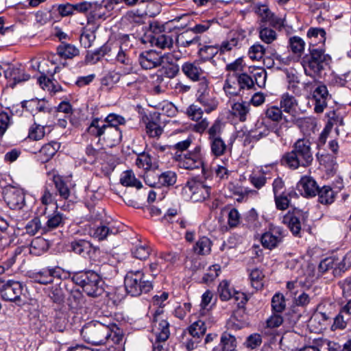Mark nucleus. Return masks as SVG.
<instances>
[{
  "mask_svg": "<svg viewBox=\"0 0 351 351\" xmlns=\"http://www.w3.org/2000/svg\"><path fill=\"white\" fill-rule=\"evenodd\" d=\"M337 265L335 258L332 257L326 258L320 262L318 266V271L323 274L330 269H333V274H335V268Z\"/></svg>",
  "mask_w": 351,
  "mask_h": 351,
  "instance_id": "nucleus-60",
  "label": "nucleus"
},
{
  "mask_svg": "<svg viewBox=\"0 0 351 351\" xmlns=\"http://www.w3.org/2000/svg\"><path fill=\"white\" fill-rule=\"evenodd\" d=\"M313 160L311 142L306 138H300L293 145L292 150L282 156L280 162L282 165L295 170L300 167H309Z\"/></svg>",
  "mask_w": 351,
  "mask_h": 351,
  "instance_id": "nucleus-2",
  "label": "nucleus"
},
{
  "mask_svg": "<svg viewBox=\"0 0 351 351\" xmlns=\"http://www.w3.org/2000/svg\"><path fill=\"white\" fill-rule=\"evenodd\" d=\"M53 182L55 185L57 194L60 195L62 199L67 200L71 195V190L63 178L58 175L53 177Z\"/></svg>",
  "mask_w": 351,
  "mask_h": 351,
  "instance_id": "nucleus-28",
  "label": "nucleus"
},
{
  "mask_svg": "<svg viewBox=\"0 0 351 351\" xmlns=\"http://www.w3.org/2000/svg\"><path fill=\"white\" fill-rule=\"evenodd\" d=\"M45 136V128L43 125L34 123L29 130L28 137L34 141H38Z\"/></svg>",
  "mask_w": 351,
  "mask_h": 351,
  "instance_id": "nucleus-62",
  "label": "nucleus"
},
{
  "mask_svg": "<svg viewBox=\"0 0 351 351\" xmlns=\"http://www.w3.org/2000/svg\"><path fill=\"white\" fill-rule=\"evenodd\" d=\"M245 320V309L244 306H237V309L233 311L232 315L228 321V324L231 327H233V326L235 325V328H238L242 326Z\"/></svg>",
  "mask_w": 351,
  "mask_h": 351,
  "instance_id": "nucleus-36",
  "label": "nucleus"
},
{
  "mask_svg": "<svg viewBox=\"0 0 351 351\" xmlns=\"http://www.w3.org/2000/svg\"><path fill=\"white\" fill-rule=\"evenodd\" d=\"M140 64L144 69H152L154 68V58L152 51H147L142 53L139 58Z\"/></svg>",
  "mask_w": 351,
  "mask_h": 351,
  "instance_id": "nucleus-59",
  "label": "nucleus"
},
{
  "mask_svg": "<svg viewBox=\"0 0 351 351\" xmlns=\"http://www.w3.org/2000/svg\"><path fill=\"white\" fill-rule=\"evenodd\" d=\"M219 47L214 45H207L201 47L198 53L200 58L204 61L212 60L219 52Z\"/></svg>",
  "mask_w": 351,
  "mask_h": 351,
  "instance_id": "nucleus-51",
  "label": "nucleus"
},
{
  "mask_svg": "<svg viewBox=\"0 0 351 351\" xmlns=\"http://www.w3.org/2000/svg\"><path fill=\"white\" fill-rule=\"evenodd\" d=\"M199 152L200 148L197 147L193 152H191L189 154L185 155L182 162L183 167L186 169L202 168V171H204V163L201 158Z\"/></svg>",
  "mask_w": 351,
  "mask_h": 351,
  "instance_id": "nucleus-20",
  "label": "nucleus"
},
{
  "mask_svg": "<svg viewBox=\"0 0 351 351\" xmlns=\"http://www.w3.org/2000/svg\"><path fill=\"white\" fill-rule=\"evenodd\" d=\"M330 98L328 88L324 84L318 85L313 93V99L315 101L314 110L322 113L327 106V101Z\"/></svg>",
  "mask_w": 351,
  "mask_h": 351,
  "instance_id": "nucleus-14",
  "label": "nucleus"
},
{
  "mask_svg": "<svg viewBox=\"0 0 351 351\" xmlns=\"http://www.w3.org/2000/svg\"><path fill=\"white\" fill-rule=\"evenodd\" d=\"M182 71L188 78L194 82L206 76L204 70L195 62L184 63L182 66Z\"/></svg>",
  "mask_w": 351,
  "mask_h": 351,
  "instance_id": "nucleus-21",
  "label": "nucleus"
},
{
  "mask_svg": "<svg viewBox=\"0 0 351 351\" xmlns=\"http://www.w3.org/2000/svg\"><path fill=\"white\" fill-rule=\"evenodd\" d=\"M187 330L193 339H199L205 334L206 327L204 322L197 320L189 326Z\"/></svg>",
  "mask_w": 351,
  "mask_h": 351,
  "instance_id": "nucleus-44",
  "label": "nucleus"
},
{
  "mask_svg": "<svg viewBox=\"0 0 351 351\" xmlns=\"http://www.w3.org/2000/svg\"><path fill=\"white\" fill-rule=\"evenodd\" d=\"M204 111L202 109L195 104L190 105L186 110V114L191 120L198 121L202 118Z\"/></svg>",
  "mask_w": 351,
  "mask_h": 351,
  "instance_id": "nucleus-61",
  "label": "nucleus"
},
{
  "mask_svg": "<svg viewBox=\"0 0 351 351\" xmlns=\"http://www.w3.org/2000/svg\"><path fill=\"white\" fill-rule=\"evenodd\" d=\"M280 105L284 112L291 113L295 106H298V101L293 96L285 93L281 97Z\"/></svg>",
  "mask_w": 351,
  "mask_h": 351,
  "instance_id": "nucleus-46",
  "label": "nucleus"
},
{
  "mask_svg": "<svg viewBox=\"0 0 351 351\" xmlns=\"http://www.w3.org/2000/svg\"><path fill=\"white\" fill-rule=\"evenodd\" d=\"M189 32H183L180 35L177 36L176 43L181 47H187L193 44H198L200 45L199 43L200 40V37L199 36H195L193 38H189Z\"/></svg>",
  "mask_w": 351,
  "mask_h": 351,
  "instance_id": "nucleus-50",
  "label": "nucleus"
},
{
  "mask_svg": "<svg viewBox=\"0 0 351 351\" xmlns=\"http://www.w3.org/2000/svg\"><path fill=\"white\" fill-rule=\"evenodd\" d=\"M256 12L260 18L258 26L269 25L273 28L279 29L284 27V19L277 16L267 5H259L256 8Z\"/></svg>",
  "mask_w": 351,
  "mask_h": 351,
  "instance_id": "nucleus-10",
  "label": "nucleus"
},
{
  "mask_svg": "<svg viewBox=\"0 0 351 351\" xmlns=\"http://www.w3.org/2000/svg\"><path fill=\"white\" fill-rule=\"evenodd\" d=\"M197 101L204 107V111L206 113H210L215 110L218 106L217 101L210 93L197 97Z\"/></svg>",
  "mask_w": 351,
  "mask_h": 351,
  "instance_id": "nucleus-40",
  "label": "nucleus"
},
{
  "mask_svg": "<svg viewBox=\"0 0 351 351\" xmlns=\"http://www.w3.org/2000/svg\"><path fill=\"white\" fill-rule=\"evenodd\" d=\"M25 231L29 235H35L38 233L40 234H45L44 226L42 225L40 219L38 217H34L27 222L25 225Z\"/></svg>",
  "mask_w": 351,
  "mask_h": 351,
  "instance_id": "nucleus-42",
  "label": "nucleus"
},
{
  "mask_svg": "<svg viewBox=\"0 0 351 351\" xmlns=\"http://www.w3.org/2000/svg\"><path fill=\"white\" fill-rule=\"evenodd\" d=\"M285 236V230L281 227L276 226L265 232L261 237V241L263 247L271 250L282 242Z\"/></svg>",
  "mask_w": 351,
  "mask_h": 351,
  "instance_id": "nucleus-13",
  "label": "nucleus"
},
{
  "mask_svg": "<svg viewBox=\"0 0 351 351\" xmlns=\"http://www.w3.org/2000/svg\"><path fill=\"white\" fill-rule=\"evenodd\" d=\"M49 268H43L39 271L33 272L30 275L31 279L38 283L47 285L51 283V277Z\"/></svg>",
  "mask_w": 351,
  "mask_h": 351,
  "instance_id": "nucleus-45",
  "label": "nucleus"
},
{
  "mask_svg": "<svg viewBox=\"0 0 351 351\" xmlns=\"http://www.w3.org/2000/svg\"><path fill=\"white\" fill-rule=\"evenodd\" d=\"M317 195H318V202L324 205L330 204L335 201V193L329 186L319 187Z\"/></svg>",
  "mask_w": 351,
  "mask_h": 351,
  "instance_id": "nucleus-30",
  "label": "nucleus"
},
{
  "mask_svg": "<svg viewBox=\"0 0 351 351\" xmlns=\"http://www.w3.org/2000/svg\"><path fill=\"white\" fill-rule=\"evenodd\" d=\"M265 52V48L262 45L257 43L250 48L248 54L252 60H259L263 57Z\"/></svg>",
  "mask_w": 351,
  "mask_h": 351,
  "instance_id": "nucleus-64",
  "label": "nucleus"
},
{
  "mask_svg": "<svg viewBox=\"0 0 351 351\" xmlns=\"http://www.w3.org/2000/svg\"><path fill=\"white\" fill-rule=\"evenodd\" d=\"M177 180V175L174 171H165L158 175V181L155 182V188L160 191L158 195L155 191V200H162L168 191V188L173 186Z\"/></svg>",
  "mask_w": 351,
  "mask_h": 351,
  "instance_id": "nucleus-11",
  "label": "nucleus"
},
{
  "mask_svg": "<svg viewBox=\"0 0 351 351\" xmlns=\"http://www.w3.org/2000/svg\"><path fill=\"white\" fill-rule=\"evenodd\" d=\"M258 31L260 39L265 43L271 44L277 39L276 31L268 26H258Z\"/></svg>",
  "mask_w": 351,
  "mask_h": 351,
  "instance_id": "nucleus-38",
  "label": "nucleus"
},
{
  "mask_svg": "<svg viewBox=\"0 0 351 351\" xmlns=\"http://www.w3.org/2000/svg\"><path fill=\"white\" fill-rule=\"evenodd\" d=\"M289 47L295 55L300 56L305 47V42L299 36H294L289 39Z\"/></svg>",
  "mask_w": 351,
  "mask_h": 351,
  "instance_id": "nucleus-48",
  "label": "nucleus"
},
{
  "mask_svg": "<svg viewBox=\"0 0 351 351\" xmlns=\"http://www.w3.org/2000/svg\"><path fill=\"white\" fill-rule=\"evenodd\" d=\"M124 285L127 293L132 296L147 293L152 288V283L144 280V274L141 271H128L125 277Z\"/></svg>",
  "mask_w": 351,
  "mask_h": 351,
  "instance_id": "nucleus-6",
  "label": "nucleus"
},
{
  "mask_svg": "<svg viewBox=\"0 0 351 351\" xmlns=\"http://www.w3.org/2000/svg\"><path fill=\"white\" fill-rule=\"evenodd\" d=\"M219 297L221 300L227 301L232 299L233 291L230 283L226 280H223L218 286L217 289Z\"/></svg>",
  "mask_w": 351,
  "mask_h": 351,
  "instance_id": "nucleus-53",
  "label": "nucleus"
},
{
  "mask_svg": "<svg viewBox=\"0 0 351 351\" xmlns=\"http://www.w3.org/2000/svg\"><path fill=\"white\" fill-rule=\"evenodd\" d=\"M73 4L69 3H62L53 6V10L57 12L62 17L72 15L74 13Z\"/></svg>",
  "mask_w": 351,
  "mask_h": 351,
  "instance_id": "nucleus-63",
  "label": "nucleus"
},
{
  "mask_svg": "<svg viewBox=\"0 0 351 351\" xmlns=\"http://www.w3.org/2000/svg\"><path fill=\"white\" fill-rule=\"evenodd\" d=\"M211 250V241L210 240L206 237H203L200 238L197 242L195 245L194 246V251L202 255H205L208 254Z\"/></svg>",
  "mask_w": 351,
  "mask_h": 351,
  "instance_id": "nucleus-49",
  "label": "nucleus"
},
{
  "mask_svg": "<svg viewBox=\"0 0 351 351\" xmlns=\"http://www.w3.org/2000/svg\"><path fill=\"white\" fill-rule=\"evenodd\" d=\"M211 153L215 156H220L225 154L227 145L221 137L208 139Z\"/></svg>",
  "mask_w": 351,
  "mask_h": 351,
  "instance_id": "nucleus-39",
  "label": "nucleus"
},
{
  "mask_svg": "<svg viewBox=\"0 0 351 351\" xmlns=\"http://www.w3.org/2000/svg\"><path fill=\"white\" fill-rule=\"evenodd\" d=\"M297 195V193L293 191H291L288 193L282 192L279 195H274L276 208L280 210H286L289 206L290 198Z\"/></svg>",
  "mask_w": 351,
  "mask_h": 351,
  "instance_id": "nucleus-35",
  "label": "nucleus"
},
{
  "mask_svg": "<svg viewBox=\"0 0 351 351\" xmlns=\"http://www.w3.org/2000/svg\"><path fill=\"white\" fill-rule=\"evenodd\" d=\"M220 348H214L213 351H233L237 347V341L234 336L223 332L221 336Z\"/></svg>",
  "mask_w": 351,
  "mask_h": 351,
  "instance_id": "nucleus-29",
  "label": "nucleus"
},
{
  "mask_svg": "<svg viewBox=\"0 0 351 351\" xmlns=\"http://www.w3.org/2000/svg\"><path fill=\"white\" fill-rule=\"evenodd\" d=\"M73 280L88 295L97 297L103 293V282L100 276L95 271L88 270L77 273L73 276Z\"/></svg>",
  "mask_w": 351,
  "mask_h": 351,
  "instance_id": "nucleus-4",
  "label": "nucleus"
},
{
  "mask_svg": "<svg viewBox=\"0 0 351 351\" xmlns=\"http://www.w3.org/2000/svg\"><path fill=\"white\" fill-rule=\"evenodd\" d=\"M4 75L6 79L13 80L12 87L18 83L27 81L30 77L29 75L26 74L23 70L14 66H9L4 70Z\"/></svg>",
  "mask_w": 351,
  "mask_h": 351,
  "instance_id": "nucleus-24",
  "label": "nucleus"
},
{
  "mask_svg": "<svg viewBox=\"0 0 351 351\" xmlns=\"http://www.w3.org/2000/svg\"><path fill=\"white\" fill-rule=\"evenodd\" d=\"M21 106L27 111L32 114L35 112H45L47 110L46 102L44 100L33 99L29 101H23Z\"/></svg>",
  "mask_w": 351,
  "mask_h": 351,
  "instance_id": "nucleus-31",
  "label": "nucleus"
},
{
  "mask_svg": "<svg viewBox=\"0 0 351 351\" xmlns=\"http://www.w3.org/2000/svg\"><path fill=\"white\" fill-rule=\"evenodd\" d=\"M223 90L226 95L230 96H236L240 93L241 90L239 87V84L235 77L230 73L227 75L223 85Z\"/></svg>",
  "mask_w": 351,
  "mask_h": 351,
  "instance_id": "nucleus-34",
  "label": "nucleus"
},
{
  "mask_svg": "<svg viewBox=\"0 0 351 351\" xmlns=\"http://www.w3.org/2000/svg\"><path fill=\"white\" fill-rule=\"evenodd\" d=\"M174 57L171 53H164L155 58V68H158L155 75L156 82L162 83L165 79H170L176 76L178 72V67L174 64Z\"/></svg>",
  "mask_w": 351,
  "mask_h": 351,
  "instance_id": "nucleus-7",
  "label": "nucleus"
},
{
  "mask_svg": "<svg viewBox=\"0 0 351 351\" xmlns=\"http://www.w3.org/2000/svg\"><path fill=\"white\" fill-rule=\"evenodd\" d=\"M187 19V21L182 25L186 26L189 21V16L184 14L181 16L176 17L175 19L169 21L168 22L162 24L161 26L158 21H155V45L160 49H170L173 46V36L169 33L173 28H177L176 25L171 26L172 23L178 22L180 19Z\"/></svg>",
  "mask_w": 351,
  "mask_h": 351,
  "instance_id": "nucleus-5",
  "label": "nucleus"
},
{
  "mask_svg": "<svg viewBox=\"0 0 351 351\" xmlns=\"http://www.w3.org/2000/svg\"><path fill=\"white\" fill-rule=\"evenodd\" d=\"M131 252L134 258L143 260L146 259L149 256L150 254V249L146 245V244L139 243L131 249Z\"/></svg>",
  "mask_w": 351,
  "mask_h": 351,
  "instance_id": "nucleus-54",
  "label": "nucleus"
},
{
  "mask_svg": "<svg viewBox=\"0 0 351 351\" xmlns=\"http://www.w3.org/2000/svg\"><path fill=\"white\" fill-rule=\"evenodd\" d=\"M310 54L302 59V66L306 75L314 77L324 69L326 56L322 49H309Z\"/></svg>",
  "mask_w": 351,
  "mask_h": 351,
  "instance_id": "nucleus-8",
  "label": "nucleus"
},
{
  "mask_svg": "<svg viewBox=\"0 0 351 351\" xmlns=\"http://www.w3.org/2000/svg\"><path fill=\"white\" fill-rule=\"evenodd\" d=\"M129 36L124 35L120 40L117 50L116 60L124 65L130 66L132 64V60L130 57V47L129 46Z\"/></svg>",
  "mask_w": 351,
  "mask_h": 351,
  "instance_id": "nucleus-16",
  "label": "nucleus"
},
{
  "mask_svg": "<svg viewBox=\"0 0 351 351\" xmlns=\"http://www.w3.org/2000/svg\"><path fill=\"white\" fill-rule=\"evenodd\" d=\"M157 316L155 315V327H157L158 332H155V335L156 337V343H160L166 341L169 337V323L167 319H159ZM156 350L165 351L162 346L160 344H158L157 346L155 345V351Z\"/></svg>",
  "mask_w": 351,
  "mask_h": 351,
  "instance_id": "nucleus-15",
  "label": "nucleus"
},
{
  "mask_svg": "<svg viewBox=\"0 0 351 351\" xmlns=\"http://www.w3.org/2000/svg\"><path fill=\"white\" fill-rule=\"evenodd\" d=\"M71 247L73 252L84 258L90 256L96 250V247L86 240H75L71 242Z\"/></svg>",
  "mask_w": 351,
  "mask_h": 351,
  "instance_id": "nucleus-23",
  "label": "nucleus"
},
{
  "mask_svg": "<svg viewBox=\"0 0 351 351\" xmlns=\"http://www.w3.org/2000/svg\"><path fill=\"white\" fill-rule=\"evenodd\" d=\"M60 144L56 141H51L44 145L39 151V157L42 162H48L58 152Z\"/></svg>",
  "mask_w": 351,
  "mask_h": 351,
  "instance_id": "nucleus-26",
  "label": "nucleus"
},
{
  "mask_svg": "<svg viewBox=\"0 0 351 351\" xmlns=\"http://www.w3.org/2000/svg\"><path fill=\"white\" fill-rule=\"evenodd\" d=\"M265 117L274 122L278 123L284 119L285 122H288L287 117L283 116L282 108L276 106H271L268 107L265 112Z\"/></svg>",
  "mask_w": 351,
  "mask_h": 351,
  "instance_id": "nucleus-41",
  "label": "nucleus"
},
{
  "mask_svg": "<svg viewBox=\"0 0 351 351\" xmlns=\"http://www.w3.org/2000/svg\"><path fill=\"white\" fill-rule=\"evenodd\" d=\"M89 134L103 141L107 147H112L120 143L122 139V131L119 128H105L99 125V118H95L87 128Z\"/></svg>",
  "mask_w": 351,
  "mask_h": 351,
  "instance_id": "nucleus-3",
  "label": "nucleus"
},
{
  "mask_svg": "<svg viewBox=\"0 0 351 351\" xmlns=\"http://www.w3.org/2000/svg\"><path fill=\"white\" fill-rule=\"evenodd\" d=\"M308 216L306 212L294 208L284 216L282 223L288 226L295 237H300L302 224L306 221Z\"/></svg>",
  "mask_w": 351,
  "mask_h": 351,
  "instance_id": "nucleus-9",
  "label": "nucleus"
},
{
  "mask_svg": "<svg viewBox=\"0 0 351 351\" xmlns=\"http://www.w3.org/2000/svg\"><path fill=\"white\" fill-rule=\"evenodd\" d=\"M245 220L247 226L254 230H257L261 226V223L258 219V214L254 208L246 213Z\"/></svg>",
  "mask_w": 351,
  "mask_h": 351,
  "instance_id": "nucleus-56",
  "label": "nucleus"
},
{
  "mask_svg": "<svg viewBox=\"0 0 351 351\" xmlns=\"http://www.w3.org/2000/svg\"><path fill=\"white\" fill-rule=\"evenodd\" d=\"M23 285L19 281L8 280L1 289V295L5 300L21 302L23 291Z\"/></svg>",
  "mask_w": 351,
  "mask_h": 351,
  "instance_id": "nucleus-12",
  "label": "nucleus"
},
{
  "mask_svg": "<svg viewBox=\"0 0 351 351\" xmlns=\"http://www.w3.org/2000/svg\"><path fill=\"white\" fill-rule=\"evenodd\" d=\"M235 77L240 90L243 89H250L254 87V83L252 78L245 73H241V74H232Z\"/></svg>",
  "mask_w": 351,
  "mask_h": 351,
  "instance_id": "nucleus-52",
  "label": "nucleus"
},
{
  "mask_svg": "<svg viewBox=\"0 0 351 351\" xmlns=\"http://www.w3.org/2000/svg\"><path fill=\"white\" fill-rule=\"evenodd\" d=\"M264 278L265 275L263 271L255 268L252 269L250 274V279L252 286L256 289H261L264 285Z\"/></svg>",
  "mask_w": 351,
  "mask_h": 351,
  "instance_id": "nucleus-47",
  "label": "nucleus"
},
{
  "mask_svg": "<svg viewBox=\"0 0 351 351\" xmlns=\"http://www.w3.org/2000/svg\"><path fill=\"white\" fill-rule=\"evenodd\" d=\"M271 307L274 312L280 313L285 308L284 296L280 293H276L271 300Z\"/></svg>",
  "mask_w": 351,
  "mask_h": 351,
  "instance_id": "nucleus-58",
  "label": "nucleus"
},
{
  "mask_svg": "<svg viewBox=\"0 0 351 351\" xmlns=\"http://www.w3.org/2000/svg\"><path fill=\"white\" fill-rule=\"evenodd\" d=\"M57 53L60 56L71 59L80 54L79 49L73 45L62 43L57 48Z\"/></svg>",
  "mask_w": 351,
  "mask_h": 351,
  "instance_id": "nucleus-32",
  "label": "nucleus"
},
{
  "mask_svg": "<svg viewBox=\"0 0 351 351\" xmlns=\"http://www.w3.org/2000/svg\"><path fill=\"white\" fill-rule=\"evenodd\" d=\"M81 334L85 341L95 346L110 341L119 344L123 337V330L116 324L107 326L98 322L87 324L82 328Z\"/></svg>",
  "mask_w": 351,
  "mask_h": 351,
  "instance_id": "nucleus-1",
  "label": "nucleus"
},
{
  "mask_svg": "<svg viewBox=\"0 0 351 351\" xmlns=\"http://www.w3.org/2000/svg\"><path fill=\"white\" fill-rule=\"evenodd\" d=\"M298 187L300 188L302 194L306 197H313L317 195L319 186L315 180L311 176H303L299 183Z\"/></svg>",
  "mask_w": 351,
  "mask_h": 351,
  "instance_id": "nucleus-19",
  "label": "nucleus"
},
{
  "mask_svg": "<svg viewBox=\"0 0 351 351\" xmlns=\"http://www.w3.org/2000/svg\"><path fill=\"white\" fill-rule=\"evenodd\" d=\"M136 164L138 167L143 168L145 171H152V157L148 154L142 153L138 155L136 160Z\"/></svg>",
  "mask_w": 351,
  "mask_h": 351,
  "instance_id": "nucleus-55",
  "label": "nucleus"
},
{
  "mask_svg": "<svg viewBox=\"0 0 351 351\" xmlns=\"http://www.w3.org/2000/svg\"><path fill=\"white\" fill-rule=\"evenodd\" d=\"M125 123V118L114 113L109 114L104 120L99 119V125H104L105 128H119V125Z\"/></svg>",
  "mask_w": 351,
  "mask_h": 351,
  "instance_id": "nucleus-33",
  "label": "nucleus"
},
{
  "mask_svg": "<svg viewBox=\"0 0 351 351\" xmlns=\"http://www.w3.org/2000/svg\"><path fill=\"white\" fill-rule=\"evenodd\" d=\"M118 44L119 43L112 44L110 43H106L99 49H97L91 53H88L86 56L87 61L92 64L97 62L105 55L108 54L112 51H117Z\"/></svg>",
  "mask_w": 351,
  "mask_h": 351,
  "instance_id": "nucleus-22",
  "label": "nucleus"
},
{
  "mask_svg": "<svg viewBox=\"0 0 351 351\" xmlns=\"http://www.w3.org/2000/svg\"><path fill=\"white\" fill-rule=\"evenodd\" d=\"M8 206L13 210L21 209L25 204V195L18 189H12L7 191L4 196Z\"/></svg>",
  "mask_w": 351,
  "mask_h": 351,
  "instance_id": "nucleus-17",
  "label": "nucleus"
},
{
  "mask_svg": "<svg viewBox=\"0 0 351 351\" xmlns=\"http://www.w3.org/2000/svg\"><path fill=\"white\" fill-rule=\"evenodd\" d=\"M120 182L125 186L136 187L138 189L142 187L141 182L136 178L134 172L131 170L123 172L120 178Z\"/></svg>",
  "mask_w": 351,
  "mask_h": 351,
  "instance_id": "nucleus-37",
  "label": "nucleus"
},
{
  "mask_svg": "<svg viewBox=\"0 0 351 351\" xmlns=\"http://www.w3.org/2000/svg\"><path fill=\"white\" fill-rule=\"evenodd\" d=\"M117 232V230H114L110 227L105 225H101L95 228H92L90 230V235L98 240L105 239L108 235L110 234H114Z\"/></svg>",
  "mask_w": 351,
  "mask_h": 351,
  "instance_id": "nucleus-43",
  "label": "nucleus"
},
{
  "mask_svg": "<svg viewBox=\"0 0 351 351\" xmlns=\"http://www.w3.org/2000/svg\"><path fill=\"white\" fill-rule=\"evenodd\" d=\"M65 217L60 213H55L47 217V222L44 226L45 234L53 230L64 224Z\"/></svg>",
  "mask_w": 351,
  "mask_h": 351,
  "instance_id": "nucleus-27",
  "label": "nucleus"
},
{
  "mask_svg": "<svg viewBox=\"0 0 351 351\" xmlns=\"http://www.w3.org/2000/svg\"><path fill=\"white\" fill-rule=\"evenodd\" d=\"M337 261V265H335V276L340 275L341 272H344L351 266V251L348 252L343 258V259L339 262L338 259H335Z\"/></svg>",
  "mask_w": 351,
  "mask_h": 351,
  "instance_id": "nucleus-57",
  "label": "nucleus"
},
{
  "mask_svg": "<svg viewBox=\"0 0 351 351\" xmlns=\"http://www.w3.org/2000/svg\"><path fill=\"white\" fill-rule=\"evenodd\" d=\"M188 186L191 193V199L193 202H202L210 195V188L201 182H188Z\"/></svg>",
  "mask_w": 351,
  "mask_h": 351,
  "instance_id": "nucleus-18",
  "label": "nucleus"
},
{
  "mask_svg": "<svg viewBox=\"0 0 351 351\" xmlns=\"http://www.w3.org/2000/svg\"><path fill=\"white\" fill-rule=\"evenodd\" d=\"M250 110V104L242 101L231 104L230 112L241 122L247 120V115Z\"/></svg>",
  "mask_w": 351,
  "mask_h": 351,
  "instance_id": "nucleus-25",
  "label": "nucleus"
}]
</instances>
